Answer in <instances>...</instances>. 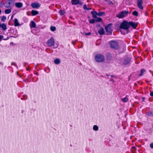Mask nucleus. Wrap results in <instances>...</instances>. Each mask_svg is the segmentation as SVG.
Masks as SVG:
<instances>
[{
	"label": "nucleus",
	"mask_w": 153,
	"mask_h": 153,
	"mask_svg": "<svg viewBox=\"0 0 153 153\" xmlns=\"http://www.w3.org/2000/svg\"><path fill=\"white\" fill-rule=\"evenodd\" d=\"M3 38V36L0 35V42H1Z\"/></svg>",
	"instance_id": "nucleus-39"
},
{
	"label": "nucleus",
	"mask_w": 153,
	"mask_h": 153,
	"mask_svg": "<svg viewBox=\"0 0 153 153\" xmlns=\"http://www.w3.org/2000/svg\"><path fill=\"white\" fill-rule=\"evenodd\" d=\"M120 31L121 32V33L123 34L124 35H125L126 34V33H128V32L127 31L126 32V33H122V31H121L120 30Z\"/></svg>",
	"instance_id": "nucleus-43"
},
{
	"label": "nucleus",
	"mask_w": 153,
	"mask_h": 153,
	"mask_svg": "<svg viewBox=\"0 0 153 153\" xmlns=\"http://www.w3.org/2000/svg\"><path fill=\"white\" fill-rule=\"evenodd\" d=\"M9 39V37L8 36V37H7L6 38V39H3V40H7L8 39Z\"/></svg>",
	"instance_id": "nucleus-42"
},
{
	"label": "nucleus",
	"mask_w": 153,
	"mask_h": 153,
	"mask_svg": "<svg viewBox=\"0 0 153 153\" xmlns=\"http://www.w3.org/2000/svg\"><path fill=\"white\" fill-rule=\"evenodd\" d=\"M142 99H143L142 101L144 102V100L145 99V98L144 97H143Z\"/></svg>",
	"instance_id": "nucleus-45"
},
{
	"label": "nucleus",
	"mask_w": 153,
	"mask_h": 153,
	"mask_svg": "<svg viewBox=\"0 0 153 153\" xmlns=\"http://www.w3.org/2000/svg\"><path fill=\"white\" fill-rule=\"evenodd\" d=\"M1 24L0 23V28L1 27Z\"/></svg>",
	"instance_id": "nucleus-50"
},
{
	"label": "nucleus",
	"mask_w": 153,
	"mask_h": 153,
	"mask_svg": "<svg viewBox=\"0 0 153 153\" xmlns=\"http://www.w3.org/2000/svg\"><path fill=\"white\" fill-rule=\"evenodd\" d=\"M91 32H89L88 33H86L85 34L86 36H88V35H90L91 34Z\"/></svg>",
	"instance_id": "nucleus-37"
},
{
	"label": "nucleus",
	"mask_w": 153,
	"mask_h": 153,
	"mask_svg": "<svg viewBox=\"0 0 153 153\" xmlns=\"http://www.w3.org/2000/svg\"><path fill=\"white\" fill-rule=\"evenodd\" d=\"M96 22V19H92L90 20L89 23L90 24H94Z\"/></svg>",
	"instance_id": "nucleus-30"
},
{
	"label": "nucleus",
	"mask_w": 153,
	"mask_h": 153,
	"mask_svg": "<svg viewBox=\"0 0 153 153\" xmlns=\"http://www.w3.org/2000/svg\"><path fill=\"white\" fill-rule=\"evenodd\" d=\"M93 130L95 131H97L98 130V127L96 125H94L93 127Z\"/></svg>",
	"instance_id": "nucleus-33"
},
{
	"label": "nucleus",
	"mask_w": 153,
	"mask_h": 153,
	"mask_svg": "<svg viewBox=\"0 0 153 153\" xmlns=\"http://www.w3.org/2000/svg\"><path fill=\"white\" fill-rule=\"evenodd\" d=\"M55 41L53 37L48 40L47 44L48 47L53 46L54 45Z\"/></svg>",
	"instance_id": "nucleus-6"
},
{
	"label": "nucleus",
	"mask_w": 153,
	"mask_h": 153,
	"mask_svg": "<svg viewBox=\"0 0 153 153\" xmlns=\"http://www.w3.org/2000/svg\"><path fill=\"white\" fill-rule=\"evenodd\" d=\"M87 7L86 4H84L83 6V9L84 10H87Z\"/></svg>",
	"instance_id": "nucleus-34"
},
{
	"label": "nucleus",
	"mask_w": 153,
	"mask_h": 153,
	"mask_svg": "<svg viewBox=\"0 0 153 153\" xmlns=\"http://www.w3.org/2000/svg\"><path fill=\"white\" fill-rule=\"evenodd\" d=\"M132 14L135 16H138V13L137 11L134 10Z\"/></svg>",
	"instance_id": "nucleus-24"
},
{
	"label": "nucleus",
	"mask_w": 153,
	"mask_h": 153,
	"mask_svg": "<svg viewBox=\"0 0 153 153\" xmlns=\"http://www.w3.org/2000/svg\"><path fill=\"white\" fill-rule=\"evenodd\" d=\"M50 30L52 31H55L56 30V27L54 26H51L50 27Z\"/></svg>",
	"instance_id": "nucleus-31"
},
{
	"label": "nucleus",
	"mask_w": 153,
	"mask_h": 153,
	"mask_svg": "<svg viewBox=\"0 0 153 153\" xmlns=\"http://www.w3.org/2000/svg\"><path fill=\"white\" fill-rule=\"evenodd\" d=\"M12 10L10 9H6L4 11V12L5 14H9L11 12Z\"/></svg>",
	"instance_id": "nucleus-22"
},
{
	"label": "nucleus",
	"mask_w": 153,
	"mask_h": 153,
	"mask_svg": "<svg viewBox=\"0 0 153 153\" xmlns=\"http://www.w3.org/2000/svg\"><path fill=\"white\" fill-rule=\"evenodd\" d=\"M14 17V15H12L11 16V19H12Z\"/></svg>",
	"instance_id": "nucleus-46"
},
{
	"label": "nucleus",
	"mask_w": 153,
	"mask_h": 153,
	"mask_svg": "<svg viewBox=\"0 0 153 153\" xmlns=\"http://www.w3.org/2000/svg\"><path fill=\"white\" fill-rule=\"evenodd\" d=\"M95 59L97 62H102L105 60V57L102 54H97L95 57Z\"/></svg>",
	"instance_id": "nucleus-2"
},
{
	"label": "nucleus",
	"mask_w": 153,
	"mask_h": 153,
	"mask_svg": "<svg viewBox=\"0 0 153 153\" xmlns=\"http://www.w3.org/2000/svg\"><path fill=\"white\" fill-rule=\"evenodd\" d=\"M150 95L152 97H153V91H150Z\"/></svg>",
	"instance_id": "nucleus-36"
},
{
	"label": "nucleus",
	"mask_w": 153,
	"mask_h": 153,
	"mask_svg": "<svg viewBox=\"0 0 153 153\" xmlns=\"http://www.w3.org/2000/svg\"><path fill=\"white\" fill-rule=\"evenodd\" d=\"M143 1L142 0H137V4L138 7L141 10H143V7L142 6Z\"/></svg>",
	"instance_id": "nucleus-9"
},
{
	"label": "nucleus",
	"mask_w": 153,
	"mask_h": 153,
	"mask_svg": "<svg viewBox=\"0 0 153 153\" xmlns=\"http://www.w3.org/2000/svg\"><path fill=\"white\" fill-rule=\"evenodd\" d=\"M122 100L124 102H127L128 101V98L127 97H125L122 99Z\"/></svg>",
	"instance_id": "nucleus-26"
},
{
	"label": "nucleus",
	"mask_w": 153,
	"mask_h": 153,
	"mask_svg": "<svg viewBox=\"0 0 153 153\" xmlns=\"http://www.w3.org/2000/svg\"><path fill=\"white\" fill-rule=\"evenodd\" d=\"M129 27L130 26L132 27L133 29H136L138 26V24L135 22L130 21L129 22Z\"/></svg>",
	"instance_id": "nucleus-8"
},
{
	"label": "nucleus",
	"mask_w": 153,
	"mask_h": 153,
	"mask_svg": "<svg viewBox=\"0 0 153 153\" xmlns=\"http://www.w3.org/2000/svg\"><path fill=\"white\" fill-rule=\"evenodd\" d=\"M146 72V70L144 69H142L140 71V74L138 75L139 76H141L143 75V74L144 73Z\"/></svg>",
	"instance_id": "nucleus-23"
},
{
	"label": "nucleus",
	"mask_w": 153,
	"mask_h": 153,
	"mask_svg": "<svg viewBox=\"0 0 153 153\" xmlns=\"http://www.w3.org/2000/svg\"><path fill=\"white\" fill-rule=\"evenodd\" d=\"M1 13V10L0 9V14Z\"/></svg>",
	"instance_id": "nucleus-51"
},
{
	"label": "nucleus",
	"mask_w": 153,
	"mask_h": 153,
	"mask_svg": "<svg viewBox=\"0 0 153 153\" xmlns=\"http://www.w3.org/2000/svg\"><path fill=\"white\" fill-rule=\"evenodd\" d=\"M106 75L107 76H109V75L107 74H106Z\"/></svg>",
	"instance_id": "nucleus-52"
},
{
	"label": "nucleus",
	"mask_w": 153,
	"mask_h": 153,
	"mask_svg": "<svg viewBox=\"0 0 153 153\" xmlns=\"http://www.w3.org/2000/svg\"><path fill=\"white\" fill-rule=\"evenodd\" d=\"M98 32L100 35H103L104 33V31L102 28H101L98 31Z\"/></svg>",
	"instance_id": "nucleus-20"
},
{
	"label": "nucleus",
	"mask_w": 153,
	"mask_h": 153,
	"mask_svg": "<svg viewBox=\"0 0 153 153\" xmlns=\"http://www.w3.org/2000/svg\"><path fill=\"white\" fill-rule=\"evenodd\" d=\"M91 13L93 17L94 18H97V13L96 11H91Z\"/></svg>",
	"instance_id": "nucleus-15"
},
{
	"label": "nucleus",
	"mask_w": 153,
	"mask_h": 153,
	"mask_svg": "<svg viewBox=\"0 0 153 153\" xmlns=\"http://www.w3.org/2000/svg\"><path fill=\"white\" fill-rule=\"evenodd\" d=\"M13 21L15 27L18 26L20 25V24L18 22V20L17 19H15Z\"/></svg>",
	"instance_id": "nucleus-16"
},
{
	"label": "nucleus",
	"mask_w": 153,
	"mask_h": 153,
	"mask_svg": "<svg viewBox=\"0 0 153 153\" xmlns=\"http://www.w3.org/2000/svg\"><path fill=\"white\" fill-rule=\"evenodd\" d=\"M30 26L31 28H35L36 27V24L35 22L33 21H32L30 24Z\"/></svg>",
	"instance_id": "nucleus-13"
},
{
	"label": "nucleus",
	"mask_w": 153,
	"mask_h": 153,
	"mask_svg": "<svg viewBox=\"0 0 153 153\" xmlns=\"http://www.w3.org/2000/svg\"><path fill=\"white\" fill-rule=\"evenodd\" d=\"M111 48L115 50L118 49L119 48L118 43L116 41H112L109 43Z\"/></svg>",
	"instance_id": "nucleus-3"
},
{
	"label": "nucleus",
	"mask_w": 153,
	"mask_h": 153,
	"mask_svg": "<svg viewBox=\"0 0 153 153\" xmlns=\"http://www.w3.org/2000/svg\"><path fill=\"white\" fill-rule=\"evenodd\" d=\"M54 63L56 64H58L60 62V60L59 59L57 58L54 60Z\"/></svg>",
	"instance_id": "nucleus-27"
},
{
	"label": "nucleus",
	"mask_w": 153,
	"mask_h": 153,
	"mask_svg": "<svg viewBox=\"0 0 153 153\" xmlns=\"http://www.w3.org/2000/svg\"><path fill=\"white\" fill-rule=\"evenodd\" d=\"M128 11L124 10L120 12L116 16L119 19H122L126 16L128 13Z\"/></svg>",
	"instance_id": "nucleus-4"
},
{
	"label": "nucleus",
	"mask_w": 153,
	"mask_h": 153,
	"mask_svg": "<svg viewBox=\"0 0 153 153\" xmlns=\"http://www.w3.org/2000/svg\"><path fill=\"white\" fill-rule=\"evenodd\" d=\"M14 1L13 0H7L4 4V7L6 8H9L10 7L11 5L14 4Z\"/></svg>",
	"instance_id": "nucleus-7"
},
{
	"label": "nucleus",
	"mask_w": 153,
	"mask_h": 153,
	"mask_svg": "<svg viewBox=\"0 0 153 153\" xmlns=\"http://www.w3.org/2000/svg\"><path fill=\"white\" fill-rule=\"evenodd\" d=\"M151 74H152V75L153 76V73H152Z\"/></svg>",
	"instance_id": "nucleus-54"
},
{
	"label": "nucleus",
	"mask_w": 153,
	"mask_h": 153,
	"mask_svg": "<svg viewBox=\"0 0 153 153\" xmlns=\"http://www.w3.org/2000/svg\"><path fill=\"white\" fill-rule=\"evenodd\" d=\"M96 22H100L102 21V19L100 17H97L95 19Z\"/></svg>",
	"instance_id": "nucleus-25"
},
{
	"label": "nucleus",
	"mask_w": 153,
	"mask_h": 153,
	"mask_svg": "<svg viewBox=\"0 0 153 153\" xmlns=\"http://www.w3.org/2000/svg\"><path fill=\"white\" fill-rule=\"evenodd\" d=\"M6 17L5 16H3L2 17H1V21L2 22H4L5 20H6Z\"/></svg>",
	"instance_id": "nucleus-32"
},
{
	"label": "nucleus",
	"mask_w": 153,
	"mask_h": 153,
	"mask_svg": "<svg viewBox=\"0 0 153 153\" xmlns=\"http://www.w3.org/2000/svg\"><path fill=\"white\" fill-rule=\"evenodd\" d=\"M72 43L73 45H74L75 43L73 42V41H72Z\"/></svg>",
	"instance_id": "nucleus-47"
},
{
	"label": "nucleus",
	"mask_w": 153,
	"mask_h": 153,
	"mask_svg": "<svg viewBox=\"0 0 153 153\" xmlns=\"http://www.w3.org/2000/svg\"><path fill=\"white\" fill-rule=\"evenodd\" d=\"M15 6L17 8H21L23 6V4L21 2H17L15 3Z\"/></svg>",
	"instance_id": "nucleus-17"
},
{
	"label": "nucleus",
	"mask_w": 153,
	"mask_h": 153,
	"mask_svg": "<svg viewBox=\"0 0 153 153\" xmlns=\"http://www.w3.org/2000/svg\"><path fill=\"white\" fill-rule=\"evenodd\" d=\"M10 37H14V38H16V37H15L14 36H10Z\"/></svg>",
	"instance_id": "nucleus-49"
},
{
	"label": "nucleus",
	"mask_w": 153,
	"mask_h": 153,
	"mask_svg": "<svg viewBox=\"0 0 153 153\" xmlns=\"http://www.w3.org/2000/svg\"><path fill=\"white\" fill-rule=\"evenodd\" d=\"M112 57L111 54L110 53L107 54L106 56V59L108 60H111L112 59Z\"/></svg>",
	"instance_id": "nucleus-14"
},
{
	"label": "nucleus",
	"mask_w": 153,
	"mask_h": 153,
	"mask_svg": "<svg viewBox=\"0 0 153 153\" xmlns=\"http://www.w3.org/2000/svg\"><path fill=\"white\" fill-rule=\"evenodd\" d=\"M71 2L73 5L79 4L80 5H82V3L79 0H72Z\"/></svg>",
	"instance_id": "nucleus-10"
},
{
	"label": "nucleus",
	"mask_w": 153,
	"mask_h": 153,
	"mask_svg": "<svg viewBox=\"0 0 153 153\" xmlns=\"http://www.w3.org/2000/svg\"><path fill=\"white\" fill-rule=\"evenodd\" d=\"M105 12H101L97 13V15L99 16H102V15H104Z\"/></svg>",
	"instance_id": "nucleus-29"
},
{
	"label": "nucleus",
	"mask_w": 153,
	"mask_h": 153,
	"mask_svg": "<svg viewBox=\"0 0 153 153\" xmlns=\"http://www.w3.org/2000/svg\"><path fill=\"white\" fill-rule=\"evenodd\" d=\"M150 146L151 148L153 149V143L150 144Z\"/></svg>",
	"instance_id": "nucleus-38"
},
{
	"label": "nucleus",
	"mask_w": 153,
	"mask_h": 153,
	"mask_svg": "<svg viewBox=\"0 0 153 153\" xmlns=\"http://www.w3.org/2000/svg\"><path fill=\"white\" fill-rule=\"evenodd\" d=\"M112 24L110 23L107 25L105 27V29L106 31L108 33V35L111 34L112 33V30L111 29V26Z\"/></svg>",
	"instance_id": "nucleus-5"
},
{
	"label": "nucleus",
	"mask_w": 153,
	"mask_h": 153,
	"mask_svg": "<svg viewBox=\"0 0 153 153\" xmlns=\"http://www.w3.org/2000/svg\"><path fill=\"white\" fill-rule=\"evenodd\" d=\"M91 7H89V8L87 7L86 10H91Z\"/></svg>",
	"instance_id": "nucleus-44"
},
{
	"label": "nucleus",
	"mask_w": 153,
	"mask_h": 153,
	"mask_svg": "<svg viewBox=\"0 0 153 153\" xmlns=\"http://www.w3.org/2000/svg\"><path fill=\"white\" fill-rule=\"evenodd\" d=\"M130 61V59L129 58H126L125 59L123 62V64L124 65H126L128 64L129 63Z\"/></svg>",
	"instance_id": "nucleus-18"
},
{
	"label": "nucleus",
	"mask_w": 153,
	"mask_h": 153,
	"mask_svg": "<svg viewBox=\"0 0 153 153\" xmlns=\"http://www.w3.org/2000/svg\"><path fill=\"white\" fill-rule=\"evenodd\" d=\"M11 65H14L15 66H17L15 62H11Z\"/></svg>",
	"instance_id": "nucleus-35"
},
{
	"label": "nucleus",
	"mask_w": 153,
	"mask_h": 153,
	"mask_svg": "<svg viewBox=\"0 0 153 153\" xmlns=\"http://www.w3.org/2000/svg\"><path fill=\"white\" fill-rule=\"evenodd\" d=\"M148 14H149L148 12L147 11H146L145 13V16H148Z\"/></svg>",
	"instance_id": "nucleus-40"
},
{
	"label": "nucleus",
	"mask_w": 153,
	"mask_h": 153,
	"mask_svg": "<svg viewBox=\"0 0 153 153\" xmlns=\"http://www.w3.org/2000/svg\"><path fill=\"white\" fill-rule=\"evenodd\" d=\"M1 27L2 28V29L4 30H6L7 29L6 25L4 23H2L1 24Z\"/></svg>",
	"instance_id": "nucleus-21"
},
{
	"label": "nucleus",
	"mask_w": 153,
	"mask_h": 153,
	"mask_svg": "<svg viewBox=\"0 0 153 153\" xmlns=\"http://www.w3.org/2000/svg\"><path fill=\"white\" fill-rule=\"evenodd\" d=\"M149 71L151 73H153V72L151 71V70H149Z\"/></svg>",
	"instance_id": "nucleus-48"
},
{
	"label": "nucleus",
	"mask_w": 153,
	"mask_h": 153,
	"mask_svg": "<svg viewBox=\"0 0 153 153\" xmlns=\"http://www.w3.org/2000/svg\"><path fill=\"white\" fill-rule=\"evenodd\" d=\"M111 76V77H113V75H112V76Z\"/></svg>",
	"instance_id": "nucleus-53"
},
{
	"label": "nucleus",
	"mask_w": 153,
	"mask_h": 153,
	"mask_svg": "<svg viewBox=\"0 0 153 153\" xmlns=\"http://www.w3.org/2000/svg\"><path fill=\"white\" fill-rule=\"evenodd\" d=\"M119 28L125 30H128L129 28V22L124 21L120 25Z\"/></svg>",
	"instance_id": "nucleus-1"
},
{
	"label": "nucleus",
	"mask_w": 153,
	"mask_h": 153,
	"mask_svg": "<svg viewBox=\"0 0 153 153\" xmlns=\"http://www.w3.org/2000/svg\"><path fill=\"white\" fill-rule=\"evenodd\" d=\"M31 6L33 8H38L40 6V4L37 2L33 3Z\"/></svg>",
	"instance_id": "nucleus-11"
},
{
	"label": "nucleus",
	"mask_w": 153,
	"mask_h": 153,
	"mask_svg": "<svg viewBox=\"0 0 153 153\" xmlns=\"http://www.w3.org/2000/svg\"><path fill=\"white\" fill-rule=\"evenodd\" d=\"M146 115L147 117H153V112L151 111H149L146 113Z\"/></svg>",
	"instance_id": "nucleus-12"
},
{
	"label": "nucleus",
	"mask_w": 153,
	"mask_h": 153,
	"mask_svg": "<svg viewBox=\"0 0 153 153\" xmlns=\"http://www.w3.org/2000/svg\"><path fill=\"white\" fill-rule=\"evenodd\" d=\"M59 13L60 15L62 16L65 13V12L64 11L62 10H60L59 11Z\"/></svg>",
	"instance_id": "nucleus-28"
},
{
	"label": "nucleus",
	"mask_w": 153,
	"mask_h": 153,
	"mask_svg": "<svg viewBox=\"0 0 153 153\" xmlns=\"http://www.w3.org/2000/svg\"><path fill=\"white\" fill-rule=\"evenodd\" d=\"M32 15L33 16H35L39 14V12L37 10H32L31 12Z\"/></svg>",
	"instance_id": "nucleus-19"
},
{
	"label": "nucleus",
	"mask_w": 153,
	"mask_h": 153,
	"mask_svg": "<svg viewBox=\"0 0 153 153\" xmlns=\"http://www.w3.org/2000/svg\"><path fill=\"white\" fill-rule=\"evenodd\" d=\"M2 7V4L1 1L0 0V7Z\"/></svg>",
	"instance_id": "nucleus-41"
}]
</instances>
